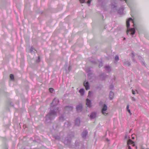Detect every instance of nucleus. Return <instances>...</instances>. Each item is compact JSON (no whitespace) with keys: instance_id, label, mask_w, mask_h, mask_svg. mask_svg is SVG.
<instances>
[{"instance_id":"obj_13","label":"nucleus","mask_w":149,"mask_h":149,"mask_svg":"<svg viewBox=\"0 0 149 149\" xmlns=\"http://www.w3.org/2000/svg\"><path fill=\"white\" fill-rule=\"evenodd\" d=\"M79 92L80 93L81 96H83L84 95V90L83 88L79 90Z\"/></svg>"},{"instance_id":"obj_1","label":"nucleus","mask_w":149,"mask_h":149,"mask_svg":"<svg viewBox=\"0 0 149 149\" xmlns=\"http://www.w3.org/2000/svg\"><path fill=\"white\" fill-rule=\"evenodd\" d=\"M131 20L133 23H134V21L132 18H129L126 21V25L127 27V34L134 35L135 33V29L134 28H131L129 29V28L130 26V21ZM133 26H134V24H133Z\"/></svg>"},{"instance_id":"obj_29","label":"nucleus","mask_w":149,"mask_h":149,"mask_svg":"<svg viewBox=\"0 0 149 149\" xmlns=\"http://www.w3.org/2000/svg\"><path fill=\"white\" fill-rule=\"evenodd\" d=\"M129 104H127V107H126V109L127 110H128V109H129Z\"/></svg>"},{"instance_id":"obj_11","label":"nucleus","mask_w":149,"mask_h":149,"mask_svg":"<svg viewBox=\"0 0 149 149\" xmlns=\"http://www.w3.org/2000/svg\"><path fill=\"white\" fill-rule=\"evenodd\" d=\"M114 97V93L112 91H110L109 95V97L110 100L113 99Z\"/></svg>"},{"instance_id":"obj_9","label":"nucleus","mask_w":149,"mask_h":149,"mask_svg":"<svg viewBox=\"0 0 149 149\" xmlns=\"http://www.w3.org/2000/svg\"><path fill=\"white\" fill-rule=\"evenodd\" d=\"M96 116V113L95 112H93L91 113L90 116V118L92 119L95 118Z\"/></svg>"},{"instance_id":"obj_26","label":"nucleus","mask_w":149,"mask_h":149,"mask_svg":"<svg viewBox=\"0 0 149 149\" xmlns=\"http://www.w3.org/2000/svg\"><path fill=\"white\" fill-rule=\"evenodd\" d=\"M100 78L102 80H103L104 79L103 78V75H102L101 76Z\"/></svg>"},{"instance_id":"obj_3","label":"nucleus","mask_w":149,"mask_h":149,"mask_svg":"<svg viewBox=\"0 0 149 149\" xmlns=\"http://www.w3.org/2000/svg\"><path fill=\"white\" fill-rule=\"evenodd\" d=\"M127 144L128 145V148L127 149H132L131 148L130 146H129L130 145H132L133 146H135V144L134 143V142L132 141L130 139H129L127 141Z\"/></svg>"},{"instance_id":"obj_2","label":"nucleus","mask_w":149,"mask_h":149,"mask_svg":"<svg viewBox=\"0 0 149 149\" xmlns=\"http://www.w3.org/2000/svg\"><path fill=\"white\" fill-rule=\"evenodd\" d=\"M58 109V108H56V109L55 110H51L46 116V120H51L54 119L56 115V112Z\"/></svg>"},{"instance_id":"obj_30","label":"nucleus","mask_w":149,"mask_h":149,"mask_svg":"<svg viewBox=\"0 0 149 149\" xmlns=\"http://www.w3.org/2000/svg\"><path fill=\"white\" fill-rule=\"evenodd\" d=\"M127 111H128V113H130V115H132V113H131V111H130V109H128V110H127Z\"/></svg>"},{"instance_id":"obj_34","label":"nucleus","mask_w":149,"mask_h":149,"mask_svg":"<svg viewBox=\"0 0 149 149\" xmlns=\"http://www.w3.org/2000/svg\"><path fill=\"white\" fill-rule=\"evenodd\" d=\"M33 49L32 47L31 48V49H30V52H31L33 51Z\"/></svg>"},{"instance_id":"obj_23","label":"nucleus","mask_w":149,"mask_h":149,"mask_svg":"<svg viewBox=\"0 0 149 149\" xmlns=\"http://www.w3.org/2000/svg\"><path fill=\"white\" fill-rule=\"evenodd\" d=\"M81 3H84L85 2V0H79Z\"/></svg>"},{"instance_id":"obj_33","label":"nucleus","mask_w":149,"mask_h":149,"mask_svg":"<svg viewBox=\"0 0 149 149\" xmlns=\"http://www.w3.org/2000/svg\"><path fill=\"white\" fill-rule=\"evenodd\" d=\"M132 57L133 58L135 56L134 54V53L132 52Z\"/></svg>"},{"instance_id":"obj_7","label":"nucleus","mask_w":149,"mask_h":149,"mask_svg":"<svg viewBox=\"0 0 149 149\" xmlns=\"http://www.w3.org/2000/svg\"><path fill=\"white\" fill-rule=\"evenodd\" d=\"M88 132L87 130H84L82 134V137L84 139H85L88 134Z\"/></svg>"},{"instance_id":"obj_18","label":"nucleus","mask_w":149,"mask_h":149,"mask_svg":"<svg viewBox=\"0 0 149 149\" xmlns=\"http://www.w3.org/2000/svg\"><path fill=\"white\" fill-rule=\"evenodd\" d=\"M64 142L66 144H69L70 142V140H68V138H66L65 139Z\"/></svg>"},{"instance_id":"obj_38","label":"nucleus","mask_w":149,"mask_h":149,"mask_svg":"<svg viewBox=\"0 0 149 149\" xmlns=\"http://www.w3.org/2000/svg\"><path fill=\"white\" fill-rule=\"evenodd\" d=\"M134 137H132V139H134Z\"/></svg>"},{"instance_id":"obj_31","label":"nucleus","mask_w":149,"mask_h":149,"mask_svg":"<svg viewBox=\"0 0 149 149\" xmlns=\"http://www.w3.org/2000/svg\"><path fill=\"white\" fill-rule=\"evenodd\" d=\"M111 7L112 8H114L115 7H116V6L114 5H112L111 6Z\"/></svg>"},{"instance_id":"obj_20","label":"nucleus","mask_w":149,"mask_h":149,"mask_svg":"<svg viewBox=\"0 0 149 149\" xmlns=\"http://www.w3.org/2000/svg\"><path fill=\"white\" fill-rule=\"evenodd\" d=\"M115 60L116 61H117L119 60V56H118V55L116 56L115 57Z\"/></svg>"},{"instance_id":"obj_15","label":"nucleus","mask_w":149,"mask_h":149,"mask_svg":"<svg viewBox=\"0 0 149 149\" xmlns=\"http://www.w3.org/2000/svg\"><path fill=\"white\" fill-rule=\"evenodd\" d=\"M105 69L109 72H110L111 70L110 67L109 65H106L105 66Z\"/></svg>"},{"instance_id":"obj_24","label":"nucleus","mask_w":149,"mask_h":149,"mask_svg":"<svg viewBox=\"0 0 149 149\" xmlns=\"http://www.w3.org/2000/svg\"><path fill=\"white\" fill-rule=\"evenodd\" d=\"M91 0H88L87 2V3L88 4L89 6H90V3H91Z\"/></svg>"},{"instance_id":"obj_19","label":"nucleus","mask_w":149,"mask_h":149,"mask_svg":"<svg viewBox=\"0 0 149 149\" xmlns=\"http://www.w3.org/2000/svg\"><path fill=\"white\" fill-rule=\"evenodd\" d=\"M59 119L61 121H63L64 120V118L63 116H61L59 117Z\"/></svg>"},{"instance_id":"obj_27","label":"nucleus","mask_w":149,"mask_h":149,"mask_svg":"<svg viewBox=\"0 0 149 149\" xmlns=\"http://www.w3.org/2000/svg\"><path fill=\"white\" fill-rule=\"evenodd\" d=\"M132 100L134 101H135L136 100V99L133 97H132Z\"/></svg>"},{"instance_id":"obj_6","label":"nucleus","mask_w":149,"mask_h":149,"mask_svg":"<svg viewBox=\"0 0 149 149\" xmlns=\"http://www.w3.org/2000/svg\"><path fill=\"white\" fill-rule=\"evenodd\" d=\"M86 104L88 107H91V101L88 99L86 100Z\"/></svg>"},{"instance_id":"obj_17","label":"nucleus","mask_w":149,"mask_h":149,"mask_svg":"<svg viewBox=\"0 0 149 149\" xmlns=\"http://www.w3.org/2000/svg\"><path fill=\"white\" fill-rule=\"evenodd\" d=\"M65 109L68 111H72L73 109V107L71 106H67L65 107Z\"/></svg>"},{"instance_id":"obj_5","label":"nucleus","mask_w":149,"mask_h":149,"mask_svg":"<svg viewBox=\"0 0 149 149\" xmlns=\"http://www.w3.org/2000/svg\"><path fill=\"white\" fill-rule=\"evenodd\" d=\"M76 109L78 112L81 111L82 109V106L81 104H79L77 106Z\"/></svg>"},{"instance_id":"obj_12","label":"nucleus","mask_w":149,"mask_h":149,"mask_svg":"<svg viewBox=\"0 0 149 149\" xmlns=\"http://www.w3.org/2000/svg\"><path fill=\"white\" fill-rule=\"evenodd\" d=\"M80 120L78 118L76 119L75 121V125L79 126L80 125Z\"/></svg>"},{"instance_id":"obj_21","label":"nucleus","mask_w":149,"mask_h":149,"mask_svg":"<svg viewBox=\"0 0 149 149\" xmlns=\"http://www.w3.org/2000/svg\"><path fill=\"white\" fill-rule=\"evenodd\" d=\"M10 78L12 79H14V75H13V74H11L10 75Z\"/></svg>"},{"instance_id":"obj_37","label":"nucleus","mask_w":149,"mask_h":149,"mask_svg":"<svg viewBox=\"0 0 149 149\" xmlns=\"http://www.w3.org/2000/svg\"><path fill=\"white\" fill-rule=\"evenodd\" d=\"M141 149H147V148H141Z\"/></svg>"},{"instance_id":"obj_28","label":"nucleus","mask_w":149,"mask_h":149,"mask_svg":"<svg viewBox=\"0 0 149 149\" xmlns=\"http://www.w3.org/2000/svg\"><path fill=\"white\" fill-rule=\"evenodd\" d=\"M91 95V93L90 91H89V92H88V97H89Z\"/></svg>"},{"instance_id":"obj_25","label":"nucleus","mask_w":149,"mask_h":149,"mask_svg":"<svg viewBox=\"0 0 149 149\" xmlns=\"http://www.w3.org/2000/svg\"><path fill=\"white\" fill-rule=\"evenodd\" d=\"M103 66V64L102 63H101L99 65V67L100 68L102 67Z\"/></svg>"},{"instance_id":"obj_22","label":"nucleus","mask_w":149,"mask_h":149,"mask_svg":"<svg viewBox=\"0 0 149 149\" xmlns=\"http://www.w3.org/2000/svg\"><path fill=\"white\" fill-rule=\"evenodd\" d=\"M49 90L51 93H52L54 91V89L52 88H50L49 89Z\"/></svg>"},{"instance_id":"obj_35","label":"nucleus","mask_w":149,"mask_h":149,"mask_svg":"<svg viewBox=\"0 0 149 149\" xmlns=\"http://www.w3.org/2000/svg\"><path fill=\"white\" fill-rule=\"evenodd\" d=\"M70 69H71L70 66H69V70H70Z\"/></svg>"},{"instance_id":"obj_36","label":"nucleus","mask_w":149,"mask_h":149,"mask_svg":"<svg viewBox=\"0 0 149 149\" xmlns=\"http://www.w3.org/2000/svg\"><path fill=\"white\" fill-rule=\"evenodd\" d=\"M132 60L134 62L135 61V59H134L133 58H132Z\"/></svg>"},{"instance_id":"obj_32","label":"nucleus","mask_w":149,"mask_h":149,"mask_svg":"<svg viewBox=\"0 0 149 149\" xmlns=\"http://www.w3.org/2000/svg\"><path fill=\"white\" fill-rule=\"evenodd\" d=\"M132 93L134 95L135 94V91L133 90H132Z\"/></svg>"},{"instance_id":"obj_4","label":"nucleus","mask_w":149,"mask_h":149,"mask_svg":"<svg viewBox=\"0 0 149 149\" xmlns=\"http://www.w3.org/2000/svg\"><path fill=\"white\" fill-rule=\"evenodd\" d=\"M107 105L105 104H104L103 106V107L102 110V112L104 115L107 114Z\"/></svg>"},{"instance_id":"obj_8","label":"nucleus","mask_w":149,"mask_h":149,"mask_svg":"<svg viewBox=\"0 0 149 149\" xmlns=\"http://www.w3.org/2000/svg\"><path fill=\"white\" fill-rule=\"evenodd\" d=\"M58 102V101L57 99L56 98H55L53 100L52 103L51 104V106L53 105V106L56 105V104H57Z\"/></svg>"},{"instance_id":"obj_14","label":"nucleus","mask_w":149,"mask_h":149,"mask_svg":"<svg viewBox=\"0 0 149 149\" xmlns=\"http://www.w3.org/2000/svg\"><path fill=\"white\" fill-rule=\"evenodd\" d=\"M123 63L124 65L128 66H130L131 65L130 62L128 61H124Z\"/></svg>"},{"instance_id":"obj_10","label":"nucleus","mask_w":149,"mask_h":149,"mask_svg":"<svg viewBox=\"0 0 149 149\" xmlns=\"http://www.w3.org/2000/svg\"><path fill=\"white\" fill-rule=\"evenodd\" d=\"M84 85L85 86L86 88V90H88L89 89V84L88 82H84Z\"/></svg>"},{"instance_id":"obj_16","label":"nucleus","mask_w":149,"mask_h":149,"mask_svg":"<svg viewBox=\"0 0 149 149\" xmlns=\"http://www.w3.org/2000/svg\"><path fill=\"white\" fill-rule=\"evenodd\" d=\"M70 123L69 121H67L64 124L65 127H69L70 125Z\"/></svg>"}]
</instances>
